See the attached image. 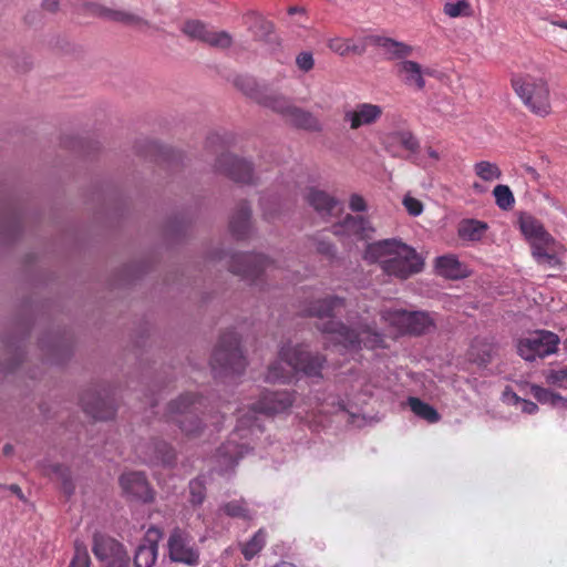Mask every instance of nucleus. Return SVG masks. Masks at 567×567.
<instances>
[{"instance_id":"6","label":"nucleus","mask_w":567,"mask_h":567,"mask_svg":"<svg viewBox=\"0 0 567 567\" xmlns=\"http://www.w3.org/2000/svg\"><path fill=\"white\" fill-rule=\"evenodd\" d=\"M210 364L213 370H220L225 374H241L245 371L247 362L235 331H226L220 336L213 352Z\"/></svg>"},{"instance_id":"18","label":"nucleus","mask_w":567,"mask_h":567,"mask_svg":"<svg viewBox=\"0 0 567 567\" xmlns=\"http://www.w3.org/2000/svg\"><path fill=\"white\" fill-rule=\"evenodd\" d=\"M84 412L95 420H110L115 415L113 403L95 392H85L81 398Z\"/></svg>"},{"instance_id":"56","label":"nucleus","mask_w":567,"mask_h":567,"mask_svg":"<svg viewBox=\"0 0 567 567\" xmlns=\"http://www.w3.org/2000/svg\"><path fill=\"white\" fill-rule=\"evenodd\" d=\"M426 153H427V155H429L431 158H433V159H435V161H437V159L440 158L439 153H437L435 150L431 148V147H429V148H427Z\"/></svg>"},{"instance_id":"45","label":"nucleus","mask_w":567,"mask_h":567,"mask_svg":"<svg viewBox=\"0 0 567 567\" xmlns=\"http://www.w3.org/2000/svg\"><path fill=\"white\" fill-rule=\"evenodd\" d=\"M225 513L231 517H248L247 509L241 499H235L226 504Z\"/></svg>"},{"instance_id":"21","label":"nucleus","mask_w":567,"mask_h":567,"mask_svg":"<svg viewBox=\"0 0 567 567\" xmlns=\"http://www.w3.org/2000/svg\"><path fill=\"white\" fill-rule=\"evenodd\" d=\"M120 485L127 496H151L150 484L142 472L124 473L120 477Z\"/></svg>"},{"instance_id":"11","label":"nucleus","mask_w":567,"mask_h":567,"mask_svg":"<svg viewBox=\"0 0 567 567\" xmlns=\"http://www.w3.org/2000/svg\"><path fill=\"white\" fill-rule=\"evenodd\" d=\"M383 115V107L368 102L357 103L352 107H346L342 122L351 131L375 125Z\"/></svg>"},{"instance_id":"39","label":"nucleus","mask_w":567,"mask_h":567,"mask_svg":"<svg viewBox=\"0 0 567 567\" xmlns=\"http://www.w3.org/2000/svg\"><path fill=\"white\" fill-rule=\"evenodd\" d=\"M292 371L285 368L280 361L269 365L265 380L269 383H289L292 380Z\"/></svg>"},{"instance_id":"54","label":"nucleus","mask_w":567,"mask_h":567,"mask_svg":"<svg viewBox=\"0 0 567 567\" xmlns=\"http://www.w3.org/2000/svg\"><path fill=\"white\" fill-rule=\"evenodd\" d=\"M42 8L50 12H55L59 9V0H42Z\"/></svg>"},{"instance_id":"35","label":"nucleus","mask_w":567,"mask_h":567,"mask_svg":"<svg viewBox=\"0 0 567 567\" xmlns=\"http://www.w3.org/2000/svg\"><path fill=\"white\" fill-rule=\"evenodd\" d=\"M411 411L420 419L425 420L427 423H437L441 420L440 413L429 403L419 398L411 396L408 400Z\"/></svg>"},{"instance_id":"44","label":"nucleus","mask_w":567,"mask_h":567,"mask_svg":"<svg viewBox=\"0 0 567 567\" xmlns=\"http://www.w3.org/2000/svg\"><path fill=\"white\" fill-rule=\"evenodd\" d=\"M69 567H90L89 553L81 544H75L74 556Z\"/></svg>"},{"instance_id":"23","label":"nucleus","mask_w":567,"mask_h":567,"mask_svg":"<svg viewBox=\"0 0 567 567\" xmlns=\"http://www.w3.org/2000/svg\"><path fill=\"white\" fill-rule=\"evenodd\" d=\"M285 121L289 125L299 130H305L309 132L321 131V123L318 120V117L313 115L311 112L298 107L295 104Z\"/></svg>"},{"instance_id":"52","label":"nucleus","mask_w":567,"mask_h":567,"mask_svg":"<svg viewBox=\"0 0 567 567\" xmlns=\"http://www.w3.org/2000/svg\"><path fill=\"white\" fill-rule=\"evenodd\" d=\"M231 446H233L231 443H227V444L223 445L219 449V454L224 455V456H229L230 463H236L238 461V453H236L234 455L230 454Z\"/></svg>"},{"instance_id":"16","label":"nucleus","mask_w":567,"mask_h":567,"mask_svg":"<svg viewBox=\"0 0 567 567\" xmlns=\"http://www.w3.org/2000/svg\"><path fill=\"white\" fill-rule=\"evenodd\" d=\"M216 169L237 183L252 182V167L249 163L231 154L223 153L216 162Z\"/></svg>"},{"instance_id":"17","label":"nucleus","mask_w":567,"mask_h":567,"mask_svg":"<svg viewBox=\"0 0 567 567\" xmlns=\"http://www.w3.org/2000/svg\"><path fill=\"white\" fill-rule=\"evenodd\" d=\"M307 203L316 210V213L323 219L338 216L342 212V203L318 188H310L306 195Z\"/></svg>"},{"instance_id":"37","label":"nucleus","mask_w":567,"mask_h":567,"mask_svg":"<svg viewBox=\"0 0 567 567\" xmlns=\"http://www.w3.org/2000/svg\"><path fill=\"white\" fill-rule=\"evenodd\" d=\"M267 542V533L260 528L248 542L241 545V553L245 559L250 560L257 556L265 547Z\"/></svg>"},{"instance_id":"48","label":"nucleus","mask_w":567,"mask_h":567,"mask_svg":"<svg viewBox=\"0 0 567 567\" xmlns=\"http://www.w3.org/2000/svg\"><path fill=\"white\" fill-rule=\"evenodd\" d=\"M515 403H522V411L526 414H534L538 411V405L529 400L520 399L516 393L512 394Z\"/></svg>"},{"instance_id":"9","label":"nucleus","mask_w":567,"mask_h":567,"mask_svg":"<svg viewBox=\"0 0 567 567\" xmlns=\"http://www.w3.org/2000/svg\"><path fill=\"white\" fill-rule=\"evenodd\" d=\"M560 343L559 337L547 330H537L517 342V353L525 361H535L554 354Z\"/></svg>"},{"instance_id":"22","label":"nucleus","mask_w":567,"mask_h":567,"mask_svg":"<svg viewBox=\"0 0 567 567\" xmlns=\"http://www.w3.org/2000/svg\"><path fill=\"white\" fill-rule=\"evenodd\" d=\"M396 73L402 82L410 87L423 90L425 80L422 73V66L415 61L404 60L396 64Z\"/></svg>"},{"instance_id":"32","label":"nucleus","mask_w":567,"mask_h":567,"mask_svg":"<svg viewBox=\"0 0 567 567\" xmlns=\"http://www.w3.org/2000/svg\"><path fill=\"white\" fill-rule=\"evenodd\" d=\"M518 225L522 234L529 243L548 233L542 221L530 214H522L518 218Z\"/></svg>"},{"instance_id":"19","label":"nucleus","mask_w":567,"mask_h":567,"mask_svg":"<svg viewBox=\"0 0 567 567\" xmlns=\"http://www.w3.org/2000/svg\"><path fill=\"white\" fill-rule=\"evenodd\" d=\"M162 538V532L156 527H151L145 534L144 544L140 545L135 556V567H153L157 558V544Z\"/></svg>"},{"instance_id":"3","label":"nucleus","mask_w":567,"mask_h":567,"mask_svg":"<svg viewBox=\"0 0 567 567\" xmlns=\"http://www.w3.org/2000/svg\"><path fill=\"white\" fill-rule=\"evenodd\" d=\"M511 83L514 92L533 114L540 117L550 114V92L545 79L532 74H516L512 76Z\"/></svg>"},{"instance_id":"25","label":"nucleus","mask_w":567,"mask_h":567,"mask_svg":"<svg viewBox=\"0 0 567 567\" xmlns=\"http://www.w3.org/2000/svg\"><path fill=\"white\" fill-rule=\"evenodd\" d=\"M258 104L279 114L285 120L293 106V103L289 97L271 91L268 87L265 90L264 94L259 96Z\"/></svg>"},{"instance_id":"53","label":"nucleus","mask_w":567,"mask_h":567,"mask_svg":"<svg viewBox=\"0 0 567 567\" xmlns=\"http://www.w3.org/2000/svg\"><path fill=\"white\" fill-rule=\"evenodd\" d=\"M8 492H11L12 494H16L17 496H22L21 488L16 484H12L10 486L0 485V494H6Z\"/></svg>"},{"instance_id":"59","label":"nucleus","mask_w":567,"mask_h":567,"mask_svg":"<svg viewBox=\"0 0 567 567\" xmlns=\"http://www.w3.org/2000/svg\"><path fill=\"white\" fill-rule=\"evenodd\" d=\"M11 451H12V446L10 444H7L3 446V453L6 455H9L11 453Z\"/></svg>"},{"instance_id":"20","label":"nucleus","mask_w":567,"mask_h":567,"mask_svg":"<svg viewBox=\"0 0 567 567\" xmlns=\"http://www.w3.org/2000/svg\"><path fill=\"white\" fill-rule=\"evenodd\" d=\"M141 458L145 463L169 466L174 464L176 454L166 442L154 441L147 446V451Z\"/></svg>"},{"instance_id":"61","label":"nucleus","mask_w":567,"mask_h":567,"mask_svg":"<svg viewBox=\"0 0 567 567\" xmlns=\"http://www.w3.org/2000/svg\"><path fill=\"white\" fill-rule=\"evenodd\" d=\"M559 27H561V28H564V29H566V30H567V22H561V23H559Z\"/></svg>"},{"instance_id":"33","label":"nucleus","mask_w":567,"mask_h":567,"mask_svg":"<svg viewBox=\"0 0 567 567\" xmlns=\"http://www.w3.org/2000/svg\"><path fill=\"white\" fill-rule=\"evenodd\" d=\"M530 393L542 404H549L554 408L567 410V399L549 389L533 384L530 386Z\"/></svg>"},{"instance_id":"29","label":"nucleus","mask_w":567,"mask_h":567,"mask_svg":"<svg viewBox=\"0 0 567 567\" xmlns=\"http://www.w3.org/2000/svg\"><path fill=\"white\" fill-rule=\"evenodd\" d=\"M250 207L246 203L239 204L236 213L231 216L229 221V229L234 237L244 239L250 230Z\"/></svg>"},{"instance_id":"10","label":"nucleus","mask_w":567,"mask_h":567,"mask_svg":"<svg viewBox=\"0 0 567 567\" xmlns=\"http://www.w3.org/2000/svg\"><path fill=\"white\" fill-rule=\"evenodd\" d=\"M277 269L275 262L262 255L236 254L231 256L229 270L251 282L258 285L262 281L261 276H270Z\"/></svg>"},{"instance_id":"62","label":"nucleus","mask_w":567,"mask_h":567,"mask_svg":"<svg viewBox=\"0 0 567 567\" xmlns=\"http://www.w3.org/2000/svg\"><path fill=\"white\" fill-rule=\"evenodd\" d=\"M473 187H474L475 189H481V185H480V184H477V183H475V184L473 185Z\"/></svg>"},{"instance_id":"36","label":"nucleus","mask_w":567,"mask_h":567,"mask_svg":"<svg viewBox=\"0 0 567 567\" xmlns=\"http://www.w3.org/2000/svg\"><path fill=\"white\" fill-rule=\"evenodd\" d=\"M234 85L239 89L245 95L259 102V96L264 94L266 86H259L254 78L246 75H238L234 79Z\"/></svg>"},{"instance_id":"58","label":"nucleus","mask_w":567,"mask_h":567,"mask_svg":"<svg viewBox=\"0 0 567 567\" xmlns=\"http://www.w3.org/2000/svg\"><path fill=\"white\" fill-rule=\"evenodd\" d=\"M299 11H301V9H299L298 7H290V8L288 9V13H289V14H295V13H297V12H299Z\"/></svg>"},{"instance_id":"31","label":"nucleus","mask_w":567,"mask_h":567,"mask_svg":"<svg viewBox=\"0 0 567 567\" xmlns=\"http://www.w3.org/2000/svg\"><path fill=\"white\" fill-rule=\"evenodd\" d=\"M494 352L495 347L493 343L475 339L468 350V359L478 367L485 368L491 363Z\"/></svg>"},{"instance_id":"42","label":"nucleus","mask_w":567,"mask_h":567,"mask_svg":"<svg viewBox=\"0 0 567 567\" xmlns=\"http://www.w3.org/2000/svg\"><path fill=\"white\" fill-rule=\"evenodd\" d=\"M391 137L411 153H416L420 148L417 138L410 131L395 132Z\"/></svg>"},{"instance_id":"1","label":"nucleus","mask_w":567,"mask_h":567,"mask_svg":"<svg viewBox=\"0 0 567 567\" xmlns=\"http://www.w3.org/2000/svg\"><path fill=\"white\" fill-rule=\"evenodd\" d=\"M346 307V299L338 296H329L311 301L303 310L308 317L320 320L328 319L318 326V329L336 343L348 350H358L361 346L368 349L384 348V337L369 324H355L348 327L341 321L333 320L337 310Z\"/></svg>"},{"instance_id":"41","label":"nucleus","mask_w":567,"mask_h":567,"mask_svg":"<svg viewBox=\"0 0 567 567\" xmlns=\"http://www.w3.org/2000/svg\"><path fill=\"white\" fill-rule=\"evenodd\" d=\"M493 195L495 198L496 205L503 209L508 210L512 209L515 204V197L513 192L507 185H497L493 189Z\"/></svg>"},{"instance_id":"63","label":"nucleus","mask_w":567,"mask_h":567,"mask_svg":"<svg viewBox=\"0 0 567 567\" xmlns=\"http://www.w3.org/2000/svg\"><path fill=\"white\" fill-rule=\"evenodd\" d=\"M219 421L216 419L215 421H212V424L217 425Z\"/></svg>"},{"instance_id":"38","label":"nucleus","mask_w":567,"mask_h":567,"mask_svg":"<svg viewBox=\"0 0 567 567\" xmlns=\"http://www.w3.org/2000/svg\"><path fill=\"white\" fill-rule=\"evenodd\" d=\"M473 169L475 175L484 182H493L502 177L498 165L488 161L477 162Z\"/></svg>"},{"instance_id":"60","label":"nucleus","mask_w":567,"mask_h":567,"mask_svg":"<svg viewBox=\"0 0 567 567\" xmlns=\"http://www.w3.org/2000/svg\"><path fill=\"white\" fill-rule=\"evenodd\" d=\"M218 138H219V136H217V135L216 136H212V137H208V142L210 144H213V143H215V140H218Z\"/></svg>"},{"instance_id":"14","label":"nucleus","mask_w":567,"mask_h":567,"mask_svg":"<svg viewBox=\"0 0 567 567\" xmlns=\"http://www.w3.org/2000/svg\"><path fill=\"white\" fill-rule=\"evenodd\" d=\"M529 244L532 255L538 265L550 268L561 266V261L558 256L564 251V247L549 233Z\"/></svg>"},{"instance_id":"7","label":"nucleus","mask_w":567,"mask_h":567,"mask_svg":"<svg viewBox=\"0 0 567 567\" xmlns=\"http://www.w3.org/2000/svg\"><path fill=\"white\" fill-rule=\"evenodd\" d=\"M202 406H204L203 398L190 393L181 395L168 404V419L186 435H197L202 431L203 420L198 416Z\"/></svg>"},{"instance_id":"47","label":"nucleus","mask_w":567,"mask_h":567,"mask_svg":"<svg viewBox=\"0 0 567 567\" xmlns=\"http://www.w3.org/2000/svg\"><path fill=\"white\" fill-rule=\"evenodd\" d=\"M403 205L408 213L412 216H419L423 210V204L411 196H405L403 199Z\"/></svg>"},{"instance_id":"5","label":"nucleus","mask_w":567,"mask_h":567,"mask_svg":"<svg viewBox=\"0 0 567 567\" xmlns=\"http://www.w3.org/2000/svg\"><path fill=\"white\" fill-rule=\"evenodd\" d=\"M293 403V395L288 391H264L259 400L249 406L247 412L238 410V427H252L257 424L258 414L267 416L287 411Z\"/></svg>"},{"instance_id":"34","label":"nucleus","mask_w":567,"mask_h":567,"mask_svg":"<svg viewBox=\"0 0 567 567\" xmlns=\"http://www.w3.org/2000/svg\"><path fill=\"white\" fill-rule=\"evenodd\" d=\"M328 47L334 53L346 56L350 53L361 55L365 52L367 45L363 42L355 43L351 39L334 38L328 43Z\"/></svg>"},{"instance_id":"43","label":"nucleus","mask_w":567,"mask_h":567,"mask_svg":"<svg viewBox=\"0 0 567 567\" xmlns=\"http://www.w3.org/2000/svg\"><path fill=\"white\" fill-rule=\"evenodd\" d=\"M546 382L549 385H555L561 389H567V365L561 369H551L545 375Z\"/></svg>"},{"instance_id":"15","label":"nucleus","mask_w":567,"mask_h":567,"mask_svg":"<svg viewBox=\"0 0 567 567\" xmlns=\"http://www.w3.org/2000/svg\"><path fill=\"white\" fill-rule=\"evenodd\" d=\"M168 553L173 561L196 566L199 560L198 551L190 545V537L176 528L168 539Z\"/></svg>"},{"instance_id":"27","label":"nucleus","mask_w":567,"mask_h":567,"mask_svg":"<svg viewBox=\"0 0 567 567\" xmlns=\"http://www.w3.org/2000/svg\"><path fill=\"white\" fill-rule=\"evenodd\" d=\"M488 230V224L475 218H464L457 225V236L464 241H481Z\"/></svg>"},{"instance_id":"26","label":"nucleus","mask_w":567,"mask_h":567,"mask_svg":"<svg viewBox=\"0 0 567 567\" xmlns=\"http://www.w3.org/2000/svg\"><path fill=\"white\" fill-rule=\"evenodd\" d=\"M374 45L382 48L389 59H405L413 52V48L404 42H399L392 38L373 35L369 38Z\"/></svg>"},{"instance_id":"40","label":"nucleus","mask_w":567,"mask_h":567,"mask_svg":"<svg viewBox=\"0 0 567 567\" xmlns=\"http://www.w3.org/2000/svg\"><path fill=\"white\" fill-rule=\"evenodd\" d=\"M443 12L450 18L470 17L472 16V6L468 0L446 1Z\"/></svg>"},{"instance_id":"46","label":"nucleus","mask_w":567,"mask_h":567,"mask_svg":"<svg viewBox=\"0 0 567 567\" xmlns=\"http://www.w3.org/2000/svg\"><path fill=\"white\" fill-rule=\"evenodd\" d=\"M296 64L301 71L309 72L315 66V60H313L312 53H310V52L299 53L296 58Z\"/></svg>"},{"instance_id":"28","label":"nucleus","mask_w":567,"mask_h":567,"mask_svg":"<svg viewBox=\"0 0 567 567\" xmlns=\"http://www.w3.org/2000/svg\"><path fill=\"white\" fill-rule=\"evenodd\" d=\"M340 229L347 235H354L359 239H368L373 231L369 221L362 216L348 215L341 225L334 226V233L339 234Z\"/></svg>"},{"instance_id":"30","label":"nucleus","mask_w":567,"mask_h":567,"mask_svg":"<svg viewBox=\"0 0 567 567\" xmlns=\"http://www.w3.org/2000/svg\"><path fill=\"white\" fill-rule=\"evenodd\" d=\"M435 268L439 275L449 279H458L465 276V268L455 255L437 257Z\"/></svg>"},{"instance_id":"2","label":"nucleus","mask_w":567,"mask_h":567,"mask_svg":"<svg viewBox=\"0 0 567 567\" xmlns=\"http://www.w3.org/2000/svg\"><path fill=\"white\" fill-rule=\"evenodd\" d=\"M363 259L375 264L383 274L405 280L424 268V259L411 246L395 238L373 241L367 245Z\"/></svg>"},{"instance_id":"8","label":"nucleus","mask_w":567,"mask_h":567,"mask_svg":"<svg viewBox=\"0 0 567 567\" xmlns=\"http://www.w3.org/2000/svg\"><path fill=\"white\" fill-rule=\"evenodd\" d=\"M381 318L401 333L421 336L434 328V320L425 311H408L398 308L381 310Z\"/></svg>"},{"instance_id":"4","label":"nucleus","mask_w":567,"mask_h":567,"mask_svg":"<svg viewBox=\"0 0 567 567\" xmlns=\"http://www.w3.org/2000/svg\"><path fill=\"white\" fill-rule=\"evenodd\" d=\"M279 359L286 362L295 372L307 378L321 380L327 358L320 352L310 351L308 344L287 342L278 352Z\"/></svg>"},{"instance_id":"55","label":"nucleus","mask_w":567,"mask_h":567,"mask_svg":"<svg viewBox=\"0 0 567 567\" xmlns=\"http://www.w3.org/2000/svg\"><path fill=\"white\" fill-rule=\"evenodd\" d=\"M261 206H262V209H264V216L266 219H272L274 218V214L271 210H269L267 207H266V200L262 199L261 202Z\"/></svg>"},{"instance_id":"51","label":"nucleus","mask_w":567,"mask_h":567,"mask_svg":"<svg viewBox=\"0 0 567 567\" xmlns=\"http://www.w3.org/2000/svg\"><path fill=\"white\" fill-rule=\"evenodd\" d=\"M317 251L327 257H333L334 255L333 246L330 243L323 240L317 244Z\"/></svg>"},{"instance_id":"13","label":"nucleus","mask_w":567,"mask_h":567,"mask_svg":"<svg viewBox=\"0 0 567 567\" xmlns=\"http://www.w3.org/2000/svg\"><path fill=\"white\" fill-rule=\"evenodd\" d=\"M182 31L190 39L205 42L212 47L227 49L231 45L233 39L226 31L210 30L199 20H188L184 23Z\"/></svg>"},{"instance_id":"49","label":"nucleus","mask_w":567,"mask_h":567,"mask_svg":"<svg viewBox=\"0 0 567 567\" xmlns=\"http://www.w3.org/2000/svg\"><path fill=\"white\" fill-rule=\"evenodd\" d=\"M349 207L352 212H364L367 208V204L361 195L353 194L350 197Z\"/></svg>"},{"instance_id":"12","label":"nucleus","mask_w":567,"mask_h":567,"mask_svg":"<svg viewBox=\"0 0 567 567\" xmlns=\"http://www.w3.org/2000/svg\"><path fill=\"white\" fill-rule=\"evenodd\" d=\"M93 553L109 563V567H128L130 557L123 545L111 537L94 535Z\"/></svg>"},{"instance_id":"57","label":"nucleus","mask_w":567,"mask_h":567,"mask_svg":"<svg viewBox=\"0 0 567 567\" xmlns=\"http://www.w3.org/2000/svg\"><path fill=\"white\" fill-rule=\"evenodd\" d=\"M275 567H296V566L293 564H290L287 561H281V563L277 564Z\"/></svg>"},{"instance_id":"50","label":"nucleus","mask_w":567,"mask_h":567,"mask_svg":"<svg viewBox=\"0 0 567 567\" xmlns=\"http://www.w3.org/2000/svg\"><path fill=\"white\" fill-rule=\"evenodd\" d=\"M54 472L61 477V480L63 481V485H64V488L66 492L71 493V488H70V471L68 467H64L62 465H56L54 467Z\"/></svg>"},{"instance_id":"24","label":"nucleus","mask_w":567,"mask_h":567,"mask_svg":"<svg viewBox=\"0 0 567 567\" xmlns=\"http://www.w3.org/2000/svg\"><path fill=\"white\" fill-rule=\"evenodd\" d=\"M85 8L89 10L90 13H92L94 16L107 18V19L116 21V22H122V23L132 24V25H138V24L146 23L141 17H138L134 13L122 11V10H111V9L104 8L96 3L86 4Z\"/></svg>"}]
</instances>
